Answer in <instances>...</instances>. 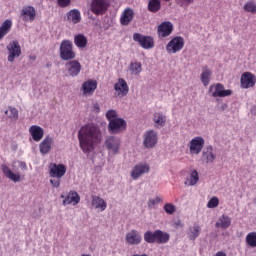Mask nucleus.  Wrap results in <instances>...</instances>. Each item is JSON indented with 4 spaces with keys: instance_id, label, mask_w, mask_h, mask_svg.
I'll return each instance as SVG.
<instances>
[{
    "instance_id": "nucleus-1",
    "label": "nucleus",
    "mask_w": 256,
    "mask_h": 256,
    "mask_svg": "<svg viewBox=\"0 0 256 256\" xmlns=\"http://www.w3.org/2000/svg\"><path fill=\"white\" fill-rule=\"evenodd\" d=\"M103 133L101 128L94 124H87L80 128L78 132V141L83 153H91L95 146L101 143Z\"/></svg>"
},
{
    "instance_id": "nucleus-2",
    "label": "nucleus",
    "mask_w": 256,
    "mask_h": 256,
    "mask_svg": "<svg viewBox=\"0 0 256 256\" xmlns=\"http://www.w3.org/2000/svg\"><path fill=\"white\" fill-rule=\"evenodd\" d=\"M65 173H67V166L64 164L51 163L49 165V175L53 178L50 179L52 187L55 189L61 187V179L65 177Z\"/></svg>"
},
{
    "instance_id": "nucleus-3",
    "label": "nucleus",
    "mask_w": 256,
    "mask_h": 256,
    "mask_svg": "<svg viewBox=\"0 0 256 256\" xmlns=\"http://www.w3.org/2000/svg\"><path fill=\"white\" fill-rule=\"evenodd\" d=\"M59 55L62 61H73L77 57V53L73 48L71 40H63L60 43Z\"/></svg>"
},
{
    "instance_id": "nucleus-4",
    "label": "nucleus",
    "mask_w": 256,
    "mask_h": 256,
    "mask_svg": "<svg viewBox=\"0 0 256 256\" xmlns=\"http://www.w3.org/2000/svg\"><path fill=\"white\" fill-rule=\"evenodd\" d=\"M127 129V122L123 118L111 120L108 124V131L110 135H119Z\"/></svg>"
},
{
    "instance_id": "nucleus-5",
    "label": "nucleus",
    "mask_w": 256,
    "mask_h": 256,
    "mask_svg": "<svg viewBox=\"0 0 256 256\" xmlns=\"http://www.w3.org/2000/svg\"><path fill=\"white\" fill-rule=\"evenodd\" d=\"M185 47V39L181 36L172 38L166 45V51L170 54L179 53Z\"/></svg>"
},
{
    "instance_id": "nucleus-6",
    "label": "nucleus",
    "mask_w": 256,
    "mask_h": 256,
    "mask_svg": "<svg viewBox=\"0 0 256 256\" xmlns=\"http://www.w3.org/2000/svg\"><path fill=\"white\" fill-rule=\"evenodd\" d=\"M114 97L118 99H123L129 95V84L123 78H119L118 81L114 84Z\"/></svg>"
},
{
    "instance_id": "nucleus-7",
    "label": "nucleus",
    "mask_w": 256,
    "mask_h": 256,
    "mask_svg": "<svg viewBox=\"0 0 256 256\" xmlns=\"http://www.w3.org/2000/svg\"><path fill=\"white\" fill-rule=\"evenodd\" d=\"M109 9V0H92L90 11L94 15H105Z\"/></svg>"
},
{
    "instance_id": "nucleus-8",
    "label": "nucleus",
    "mask_w": 256,
    "mask_h": 256,
    "mask_svg": "<svg viewBox=\"0 0 256 256\" xmlns=\"http://www.w3.org/2000/svg\"><path fill=\"white\" fill-rule=\"evenodd\" d=\"M133 40L136 43H139L142 49H153V47H155V40L151 36H145L139 33H134Z\"/></svg>"
},
{
    "instance_id": "nucleus-9",
    "label": "nucleus",
    "mask_w": 256,
    "mask_h": 256,
    "mask_svg": "<svg viewBox=\"0 0 256 256\" xmlns=\"http://www.w3.org/2000/svg\"><path fill=\"white\" fill-rule=\"evenodd\" d=\"M7 51H8L7 60L9 61V63L15 62V59H17V57H21V45L19 44V41L14 40L10 42L7 45Z\"/></svg>"
},
{
    "instance_id": "nucleus-10",
    "label": "nucleus",
    "mask_w": 256,
    "mask_h": 256,
    "mask_svg": "<svg viewBox=\"0 0 256 256\" xmlns=\"http://www.w3.org/2000/svg\"><path fill=\"white\" fill-rule=\"evenodd\" d=\"M209 93L211 97L217 98V97H229L230 95H233V91L231 90H225V86L221 83L212 84L209 87Z\"/></svg>"
},
{
    "instance_id": "nucleus-11",
    "label": "nucleus",
    "mask_w": 256,
    "mask_h": 256,
    "mask_svg": "<svg viewBox=\"0 0 256 256\" xmlns=\"http://www.w3.org/2000/svg\"><path fill=\"white\" fill-rule=\"evenodd\" d=\"M191 155H199L205 147V139L201 136L194 137L188 144Z\"/></svg>"
},
{
    "instance_id": "nucleus-12",
    "label": "nucleus",
    "mask_w": 256,
    "mask_h": 256,
    "mask_svg": "<svg viewBox=\"0 0 256 256\" xmlns=\"http://www.w3.org/2000/svg\"><path fill=\"white\" fill-rule=\"evenodd\" d=\"M256 84V76L251 72H244L241 75L240 85L242 89H251L255 87Z\"/></svg>"
},
{
    "instance_id": "nucleus-13",
    "label": "nucleus",
    "mask_w": 256,
    "mask_h": 256,
    "mask_svg": "<svg viewBox=\"0 0 256 256\" xmlns=\"http://www.w3.org/2000/svg\"><path fill=\"white\" fill-rule=\"evenodd\" d=\"M105 147L108 149V151L114 155H117V153H119V149H121V139L115 136H109L105 140Z\"/></svg>"
},
{
    "instance_id": "nucleus-14",
    "label": "nucleus",
    "mask_w": 256,
    "mask_h": 256,
    "mask_svg": "<svg viewBox=\"0 0 256 256\" xmlns=\"http://www.w3.org/2000/svg\"><path fill=\"white\" fill-rule=\"evenodd\" d=\"M157 132L149 130L144 134L143 145L146 149H153L157 145Z\"/></svg>"
},
{
    "instance_id": "nucleus-15",
    "label": "nucleus",
    "mask_w": 256,
    "mask_h": 256,
    "mask_svg": "<svg viewBox=\"0 0 256 256\" xmlns=\"http://www.w3.org/2000/svg\"><path fill=\"white\" fill-rule=\"evenodd\" d=\"M149 171H151V168L149 167L148 164H137L134 166V168L131 171V177L134 180L139 179V177H141V175H145V173H149Z\"/></svg>"
},
{
    "instance_id": "nucleus-16",
    "label": "nucleus",
    "mask_w": 256,
    "mask_h": 256,
    "mask_svg": "<svg viewBox=\"0 0 256 256\" xmlns=\"http://www.w3.org/2000/svg\"><path fill=\"white\" fill-rule=\"evenodd\" d=\"M158 37H169L173 33V23L170 21H164L162 22L157 29Z\"/></svg>"
},
{
    "instance_id": "nucleus-17",
    "label": "nucleus",
    "mask_w": 256,
    "mask_h": 256,
    "mask_svg": "<svg viewBox=\"0 0 256 256\" xmlns=\"http://www.w3.org/2000/svg\"><path fill=\"white\" fill-rule=\"evenodd\" d=\"M81 89L83 95L90 97L97 90V80L90 79L83 82Z\"/></svg>"
},
{
    "instance_id": "nucleus-18",
    "label": "nucleus",
    "mask_w": 256,
    "mask_h": 256,
    "mask_svg": "<svg viewBox=\"0 0 256 256\" xmlns=\"http://www.w3.org/2000/svg\"><path fill=\"white\" fill-rule=\"evenodd\" d=\"M66 69L70 77H77V75L81 73V63H79L77 60H71L70 62L66 63Z\"/></svg>"
},
{
    "instance_id": "nucleus-19",
    "label": "nucleus",
    "mask_w": 256,
    "mask_h": 256,
    "mask_svg": "<svg viewBox=\"0 0 256 256\" xmlns=\"http://www.w3.org/2000/svg\"><path fill=\"white\" fill-rule=\"evenodd\" d=\"M201 159L202 161H204V163L207 164L215 163L217 155L215 154V152H213V146L210 145L203 149Z\"/></svg>"
},
{
    "instance_id": "nucleus-20",
    "label": "nucleus",
    "mask_w": 256,
    "mask_h": 256,
    "mask_svg": "<svg viewBox=\"0 0 256 256\" xmlns=\"http://www.w3.org/2000/svg\"><path fill=\"white\" fill-rule=\"evenodd\" d=\"M21 17L23 21H35V18L37 17V12L35 11V7L33 6H26L21 11Z\"/></svg>"
},
{
    "instance_id": "nucleus-21",
    "label": "nucleus",
    "mask_w": 256,
    "mask_h": 256,
    "mask_svg": "<svg viewBox=\"0 0 256 256\" xmlns=\"http://www.w3.org/2000/svg\"><path fill=\"white\" fill-rule=\"evenodd\" d=\"M133 17H135V12L131 8H126L121 14L120 24L124 27H127L129 23L133 21Z\"/></svg>"
},
{
    "instance_id": "nucleus-22",
    "label": "nucleus",
    "mask_w": 256,
    "mask_h": 256,
    "mask_svg": "<svg viewBox=\"0 0 256 256\" xmlns=\"http://www.w3.org/2000/svg\"><path fill=\"white\" fill-rule=\"evenodd\" d=\"M29 133L33 141H36V143H39V141H41V139H43V136L45 135V131L43 130V128L38 125H32L29 128Z\"/></svg>"
},
{
    "instance_id": "nucleus-23",
    "label": "nucleus",
    "mask_w": 256,
    "mask_h": 256,
    "mask_svg": "<svg viewBox=\"0 0 256 256\" xmlns=\"http://www.w3.org/2000/svg\"><path fill=\"white\" fill-rule=\"evenodd\" d=\"M143 238L141 237V234L137 230H131L126 234V242L129 245H139Z\"/></svg>"
},
{
    "instance_id": "nucleus-24",
    "label": "nucleus",
    "mask_w": 256,
    "mask_h": 256,
    "mask_svg": "<svg viewBox=\"0 0 256 256\" xmlns=\"http://www.w3.org/2000/svg\"><path fill=\"white\" fill-rule=\"evenodd\" d=\"M81 201V196L77 191L71 190L63 200V205H78Z\"/></svg>"
},
{
    "instance_id": "nucleus-25",
    "label": "nucleus",
    "mask_w": 256,
    "mask_h": 256,
    "mask_svg": "<svg viewBox=\"0 0 256 256\" xmlns=\"http://www.w3.org/2000/svg\"><path fill=\"white\" fill-rule=\"evenodd\" d=\"M1 169L2 173L5 175V177L10 179V181H14V183H19V181H21V175L13 173V171H11L9 166L6 164H2Z\"/></svg>"
},
{
    "instance_id": "nucleus-26",
    "label": "nucleus",
    "mask_w": 256,
    "mask_h": 256,
    "mask_svg": "<svg viewBox=\"0 0 256 256\" xmlns=\"http://www.w3.org/2000/svg\"><path fill=\"white\" fill-rule=\"evenodd\" d=\"M52 145H53V137L46 136L44 140L39 144L40 153L42 155H47V153L51 151Z\"/></svg>"
},
{
    "instance_id": "nucleus-27",
    "label": "nucleus",
    "mask_w": 256,
    "mask_h": 256,
    "mask_svg": "<svg viewBox=\"0 0 256 256\" xmlns=\"http://www.w3.org/2000/svg\"><path fill=\"white\" fill-rule=\"evenodd\" d=\"M213 75V72L211 69H209L208 66H203L202 73L200 75V80L204 87H207L209 83H211V76Z\"/></svg>"
},
{
    "instance_id": "nucleus-28",
    "label": "nucleus",
    "mask_w": 256,
    "mask_h": 256,
    "mask_svg": "<svg viewBox=\"0 0 256 256\" xmlns=\"http://www.w3.org/2000/svg\"><path fill=\"white\" fill-rule=\"evenodd\" d=\"M67 22L77 25L81 23V12L77 9H72L67 13Z\"/></svg>"
},
{
    "instance_id": "nucleus-29",
    "label": "nucleus",
    "mask_w": 256,
    "mask_h": 256,
    "mask_svg": "<svg viewBox=\"0 0 256 256\" xmlns=\"http://www.w3.org/2000/svg\"><path fill=\"white\" fill-rule=\"evenodd\" d=\"M217 229H229L231 227V217L222 215L215 224Z\"/></svg>"
},
{
    "instance_id": "nucleus-30",
    "label": "nucleus",
    "mask_w": 256,
    "mask_h": 256,
    "mask_svg": "<svg viewBox=\"0 0 256 256\" xmlns=\"http://www.w3.org/2000/svg\"><path fill=\"white\" fill-rule=\"evenodd\" d=\"M92 206L100 211H105L107 209V202L99 196H92Z\"/></svg>"
},
{
    "instance_id": "nucleus-31",
    "label": "nucleus",
    "mask_w": 256,
    "mask_h": 256,
    "mask_svg": "<svg viewBox=\"0 0 256 256\" xmlns=\"http://www.w3.org/2000/svg\"><path fill=\"white\" fill-rule=\"evenodd\" d=\"M153 121L157 127H165V124L167 123V116H165L163 112H156L154 113Z\"/></svg>"
},
{
    "instance_id": "nucleus-32",
    "label": "nucleus",
    "mask_w": 256,
    "mask_h": 256,
    "mask_svg": "<svg viewBox=\"0 0 256 256\" xmlns=\"http://www.w3.org/2000/svg\"><path fill=\"white\" fill-rule=\"evenodd\" d=\"M147 9L150 13H159L161 11V0H149Z\"/></svg>"
},
{
    "instance_id": "nucleus-33",
    "label": "nucleus",
    "mask_w": 256,
    "mask_h": 256,
    "mask_svg": "<svg viewBox=\"0 0 256 256\" xmlns=\"http://www.w3.org/2000/svg\"><path fill=\"white\" fill-rule=\"evenodd\" d=\"M74 44L78 49H85V47H87V37L83 34H77L74 37Z\"/></svg>"
},
{
    "instance_id": "nucleus-34",
    "label": "nucleus",
    "mask_w": 256,
    "mask_h": 256,
    "mask_svg": "<svg viewBox=\"0 0 256 256\" xmlns=\"http://www.w3.org/2000/svg\"><path fill=\"white\" fill-rule=\"evenodd\" d=\"M11 27H13V22L11 20H5L4 23L0 26V41L11 31Z\"/></svg>"
},
{
    "instance_id": "nucleus-35",
    "label": "nucleus",
    "mask_w": 256,
    "mask_h": 256,
    "mask_svg": "<svg viewBox=\"0 0 256 256\" xmlns=\"http://www.w3.org/2000/svg\"><path fill=\"white\" fill-rule=\"evenodd\" d=\"M169 239H171V235H169V233L158 230L156 240V243H158V245H165V243H169Z\"/></svg>"
},
{
    "instance_id": "nucleus-36",
    "label": "nucleus",
    "mask_w": 256,
    "mask_h": 256,
    "mask_svg": "<svg viewBox=\"0 0 256 256\" xmlns=\"http://www.w3.org/2000/svg\"><path fill=\"white\" fill-rule=\"evenodd\" d=\"M199 182V172L197 170H192L190 177H188L185 181V185H189L190 187H193L194 185H197Z\"/></svg>"
},
{
    "instance_id": "nucleus-37",
    "label": "nucleus",
    "mask_w": 256,
    "mask_h": 256,
    "mask_svg": "<svg viewBox=\"0 0 256 256\" xmlns=\"http://www.w3.org/2000/svg\"><path fill=\"white\" fill-rule=\"evenodd\" d=\"M201 233V227L197 224H195L194 226L189 228V233H188V237L190 239V241H195V239H197V237H199Z\"/></svg>"
},
{
    "instance_id": "nucleus-38",
    "label": "nucleus",
    "mask_w": 256,
    "mask_h": 256,
    "mask_svg": "<svg viewBox=\"0 0 256 256\" xmlns=\"http://www.w3.org/2000/svg\"><path fill=\"white\" fill-rule=\"evenodd\" d=\"M157 235H158V230L153 231H146L144 233V241L146 243H157Z\"/></svg>"
},
{
    "instance_id": "nucleus-39",
    "label": "nucleus",
    "mask_w": 256,
    "mask_h": 256,
    "mask_svg": "<svg viewBox=\"0 0 256 256\" xmlns=\"http://www.w3.org/2000/svg\"><path fill=\"white\" fill-rule=\"evenodd\" d=\"M5 115L8 116V119L15 122L17 119H19V110L10 106L8 110L5 111Z\"/></svg>"
},
{
    "instance_id": "nucleus-40",
    "label": "nucleus",
    "mask_w": 256,
    "mask_h": 256,
    "mask_svg": "<svg viewBox=\"0 0 256 256\" xmlns=\"http://www.w3.org/2000/svg\"><path fill=\"white\" fill-rule=\"evenodd\" d=\"M129 69L132 75H140L141 71H143V67L140 62L130 63Z\"/></svg>"
},
{
    "instance_id": "nucleus-41",
    "label": "nucleus",
    "mask_w": 256,
    "mask_h": 256,
    "mask_svg": "<svg viewBox=\"0 0 256 256\" xmlns=\"http://www.w3.org/2000/svg\"><path fill=\"white\" fill-rule=\"evenodd\" d=\"M246 245L248 247H256V232H250L246 235Z\"/></svg>"
},
{
    "instance_id": "nucleus-42",
    "label": "nucleus",
    "mask_w": 256,
    "mask_h": 256,
    "mask_svg": "<svg viewBox=\"0 0 256 256\" xmlns=\"http://www.w3.org/2000/svg\"><path fill=\"white\" fill-rule=\"evenodd\" d=\"M243 9H244V11H246V13L255 14L256 13L255 0H249L247 3L244 4Z\"/></svg>"
},
{
    "instance_id": "nucleus-43",
    "label": "nucleus",
    "mask_w": 256,
    "mask_h": 256,
    "mask_svg": "<svg viewBox=\"0 0 256 256\" xmlns=\"http://www.w3.org/2000/svg\"><path fill=\"white\" fill-rule=\"evenodd\" d=\"M106 119L109 120V123L115 119H119L117 111L114 109H110L106 112Z\"/></svg>"
},
{
    "instance_id": "nucleus-44",
    "label": "nucleus",
    "mask_w": 256,
    "mask_h": 256,
    "mask_svg": "<svg viewBox=\"0 0 256 256\" xmlns=\"http://www.w3.org/2000/svg\"><path fill=\"white\" fill-rule=\"evenodd\" d=\"M164 211L167 213V215H173L175 211H177V208H175V205L173 203H166L164 205Z\"/></svg>"
},
{
    "instance_id": "nucleus-45",
    "label": "nucleus",
    "mask_w": 256,
    "mask_h": 256,
    "mask_svg": "<svg viewBox=\"0 0 256 256\" xmlns=\"http://www.w3.org/2000/svg\"><path fill=\"white\" fill-rule=\"evenodd\" d=\"M176 5L178 7H182L183 9H187L193 3V0H175Z\"/></svg>"
},
{
    "instance_id": "nucleus-46",
    "label": "nucleus",
    "mask_w": 256,
    "mask_h": 256,
    "mask_svg": "<svg viewBox=\"0 0 256 256\" xmlns=\"http://www.w3.org/2000/svg\"><path fill=\"white\" fill-rule=\"evenodd\" d=\"M208 209H215V207H219V198L212 197L210 201L207 203Z\"/></svg>"
},
{
    "instance_id": "nucleus-47",
    "label": "nucleus",
    "mask_w": 256,
    "mask_h": 256,
    "mask_svg": "<svg viewBox=\"0 0 256 256\" xmlns=\"http://www.w3.org/2000/svg\"><path fill=\"white\" fill-rule=\"evenodd\" d=\"M160 201H162V200H161V197H159V196L149 199V201H148L149 209H153V207H155V205H159Z\"/></svg>"
},
{
    "instance_id": "nucleus-48",
    "label": "nucleus",
    "mask_w": 256,
    "mask_h": 256,
    "mask_svg": "<svg viewBox=\"0 0 256 256\" xmlns=\"http://www.w3.org/2000/svg\"><path fill=\"white\" fill-rule=\"evenodd\" d=\"M60 7H69L71 5V0H57Z\"/></svg>"
},
{
    "instance_id": "nucleus-49",
    "label": "nucleus",
    "mask_w": 256,
    "mask_h": 256,
    "mask_svg": "<svg viewBox=\"0 0 256 256\" xmlns=\"http://www.w3.org/2000/svg\"><path fill=\"white\" fill-rule=\"evenodd\" d=\"M94 111H95V113H99V111H101V108L99 107L98 103L94 104Z\"/></svg>"
},
{
    "instance_id": "nucleus-50",
    "label": "nucleus",
    "mask_w": 256,
    "mask_h": 256,
    "mask_svg": "<svg viewBox=\"0 0 256 256\" xmlns=\"http://www.w3.org/2000/svg\"><path fill=\"white\" fill-rule=\"evenodd\" d=\"M19 167H20V169L25 170V169H27V164L25 162H19Z\"/></svg>"
},
{
    "instance_id": "nucleus-51",
    "label": "nucleus",
    "mask_w": 256,
    "mask_h": 256,
    "mask_svg": "<svg viewBox=\"0 0 256 256\" xmlns=\"http://www.w3.org/2000/svg\"><path fill=\"white\" fill-rule=\"evenodd\" d=\"M214 256H227V253L224 251H218Z\"/></svg>"
},
{
    "instance_id": "nucleus-52",
    "label": "nucleus",
    "mask_w": 256,
    "mask_h": 256,
    "mask_svg": "<svg viewBox=\"0 0 256 256\" xmlns=\"http://www.w3.org/2000/svg\"><path fill=\"white\" fill-rule=\"evenodd\" d=\"M30 59H31L32 61H35V59H37V56L32 55V56H30Z\"/></svg>"
},
{
    "instance_id": "nucleus-53",
    "label": "nucleus",
    "mask_w": 256,
    "mask_h": 256,
    "mask_svg": "<svg viewBox=\"0 0 256 256\" xmlns=\"http://www.w3.org/2000/svg\"><path fill=\"white\" fill-rule=\"evenodd\" d=\"M61 199H65V196H64V195H61Z\"/></svg>"
}]
</instances>
